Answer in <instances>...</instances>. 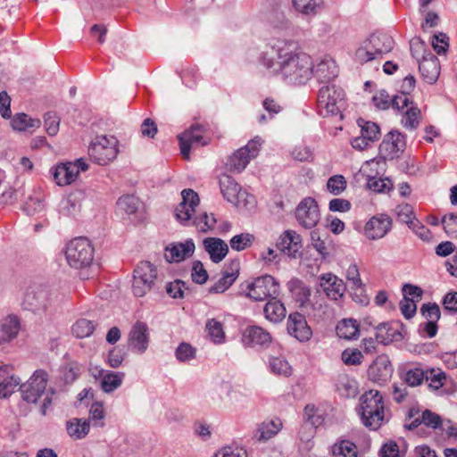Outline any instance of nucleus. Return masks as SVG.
<instances>
[{"label":"nucleus","mask_w":457,"mask_h":457,"mask_svg":"<svg viewBox=\"0 0 457 457\" xmlns=\"http://www.w3.org/2000/svg\"><path fill=\"white\" fill-rule=\"evenodd\" d=\"M260 62L270 74L288 85H303L313 74L312 57L296 52L292 41H277L262 53Z\"/></svg>","instance_id":"nucleus-1"},{"label":"nucleus","mask_w":457,"mask_h":457,"mask_svg":"<svg viewBox=\"0 0 457 457\" xmlns=\"http://www.w3.org/2000/svg\"><path fill=\"white\" fill-rule=\"evenodd\" d=\"M358 413L366 428L371 430L379 428L385 420V405L380 392L378 390L365 392L360 397Z\"/></svg>","instance_id":"nucleus-2"},{"label":"nucleus","mask_w":457,"mask_h":457,"mask_svg":"<svg viewBox=\"0 0 457 457\" xmlns=\"http://www.w3.org/2000/svg\"><path fill=\"white\" fill-rule=\"evenodd\" d=\"M394 45L395 41L390 35L383 32L374 33L357 48L354 60L360 64H364L381 59L384 54L392 51Z\"/></svg>","instance_id":"nucleus-3"},{"label":"nucleus","mask_w":457,"mask_h":457,"mask_svg":"<svg viewBox=\"0 0 457 457\" xmlns=\"http://www.w3.org/2000/svg\"><path fill=\"white\" fill-rule=\"evenodd\" d=\"M345 91L335 84L322 86L318 94L317 110L320 115H337L345 104Z\"/></svg>","instance_id":"nucleus-4"},{"label":"nucleus","mask_w":457,"mask_h":457,"mask_svg":"<svg viewBox=\"0 0 457 457\" xmlns=\"http://www.w3.org/2000/svg\"><path fill=\"white\" fill-rule=\"evenodd\" d=\"M118 139L113 136H96L88 146L89 157L99 165H106L116 159Z\"/></svg>","instance_id":"nucleus-5"},{"label":"nucleus","mask_w":457,"mask_h":457,"mask_svg":"<svg viewBox=\"0 0 457 457\" xmlns=\"http://www.w3.org/2000/svg\"><path fill=\"white\" fill-rule=\"evenodd\" d=\"M65 256L71 267L81 269L92 262L94 248L87 238L76 237L68 243Z\"/></svg>","instance_id":"nucleus-6"},{"label":"nucleus","mask_w":457,"mask_h":457,"mask_svg":"<svg viewBox=\"0 0 457 457\" xmlns=\"http://www.w3.org/2000/svg\"><path fill=\"white\" fill-rule=\"evenodd\" d=\"M157 277L156 267L150 262H140L134 270L132 290L137 297H142L151 291Z\"/></svg>","instance_id":"nucleus-7"},{"label":"nucleus","mask_w":457,"mask_h":457,"mask_svg":"<svg viewBox=\"0 0 457 457\" xmlns=\"http://www.w3.org/2000/svg\"><path fill=\"white\" fill-rule=\"evenodd\" d=\"M280 291L279 283L270 275L256 278L247 286L246 295L254 301H264L278 297Z\"/></svg>","instance_id":"nucleus-8"},{"label":"nucleus","mask_w":457,"mask_h":457,"mask_svg":"<svg viewBox=\"0 0 457 457\" xmlns=\"http://www.w3.org/2000/svg\"><path fill=\"white\" fill-rule=\"evenodd\" d=\"M262 143V137H255L246 145L236 151L228 160V170L236 172L243 171L250 160L257 156Z\"/></svg>","instance_id":"nucleus-9"},{"label":"nucleus","mask_w":457,"mask_h":457,"mask_svg":"<svg viewBox=\"0 0 457 457\" xmlns=\"http://www.w3.org/2000/svg\"><path fill=\"white\" fill-rule=\"evenodd\" d=\"M47 380L46 371L36 370L26 383L20 386L22 399L29 403H36L45 393Z\"/></svg>","instance_id":"nucleus-10"},{"label":"nucleus","mask_w":457,"mask_h":457,"mask_svg":"<svg viewBox=\"0 0 457 457\" xmlns=\"http://www.w3.org/2000/svg\"><path fill=\"white\" fill-rule=\"evenodd\" d=\"M49 303V292L42 285L33 284L29 286L21 300L24 310L38 312L45 310Z\"/></svg>","instance_id":"nucleus-11"},{"label":"nucleus","mask_w":457,"mask_h":457,"mask_svg":"<svg viewBox=\"0 0 457 457\" xmlns=\"http://www.w3.org/2000/svg\"><path fill=\"white\" fill-rule=\"evenodd\" d=\"M88 164L79 158L75 162L58 164L53 173L54 179L58 186H67L74 182L80 171H86Z\"/></svg>","instance_id":"nucleus-12"},{"label":"nucleus","mask_w":457,"mask_h":457,"mask_svg":"<svg viewBox=\"0 0 457 457\" xmlns=\"http://www.w3.org/2000/svg\"><path fill=\"white\" fill-rule=\"evenodd\" d=\"M149 343L148 325L144 321H136L128 334V348L134 353L143 354L147 350Z\"/></svg>","instance_id":"nucleus-13"},{"label":"nucleus","mask_w":457,"mask_h":457,"mask_svg":"<svg viewBox=\"0 0 457 457\" xmlns=\"http://www.w3.org/2000/svg\"><path fill=\"white\" fill-rule=\"evenodd\" d=\"M295 218L304 228H314L320 219L318 203L314 198H303L296 207Z\"/></svg>","instance_id":"nucleus-14"},{"label":"nucleus","mask_w":457,"mask_h":457,"mask_svg":"<svg viewBox=\"0 0 457 457\" xmlns=\"http://www.w3.org/2000/svg\"><path fill=\"white\" fill-rule=\"evenodd\" d=\"M182 201L175 209V217L182 224H187L193 220L195 207L198 206L200 199L198 195L192 189H184L181 192Z\"/></svg>","instance_id":"nucleus-15"},{"label":"nucleus","mask_w":457,"mask_h":457,"mask_svg":"<svg viewBox=\"0 0 457 457\" xmlns=\"http://www.w3.org/2000/svg\"><path fill=\"white\" fill-rule=\"evenodd\" d=\"M393 366L387 355H378L368 369V378L378 385L386 383L393 375Z\"/></svg>","instance_id":"nucleus-16"},{"label":"nucleus","mask_w":457,"mask_h":457,"mask_svg":"<svg viewBox=\"0 0 457 457\" xmlns=\"http://www.w3.org/2000/svg\"><path fill=\"white\" fill-rule=\"evenodd\" d=\"M287 333L301 343L308 342L312 337V330L306 318L300 312L290 313L287 321Z\"/></svg>","instance_id":"nucleus-17"},{"label":"nucleus","mask_w":457,"mask_h":457,"mask_svg":"<svg viewBox=\"0 0 457 457\" xmlns=\"http://www.w3.org/2000/svg\"><path fill=\"white\" fill-rule=\"evenodd\" d=\"M405 145V136L398 130H391L384 137L379 151L385 158L394 159L404 151Z\"/></svg>","instance_id":"nucleus-18"},{"label":"nucleus","mask_w":457,"mask_h":457,"mask_svg":"<svg viewBox=\"0 0 457 457\" xmlns=\"http://www.w3.org/2000/svg\"><path fill=\"white\" fill-rule=\"evenodd\" d=\"M204 132V127L201 124H193L187 130L178 137L180 153L184 159L188 160L190 150L194 145H206V142H202Z\"/></svg>","instance_id":"nucleus-19"},{"label":"nucleus","mask_w":457,"mask_h":457,"mask_svg":"<svg viewBox=\"0 0 457 457\" xmlns=\"http://www.w3.org/2000/svg\"><path fill=\"white\" fill-rule=\"evenodd\" d=\"M220 188L223 197L229 203L237 205L241 200H245L246 192L229 175L222 174L220 177Z\"/></svg>","instance_id":"nucleus-20"},{"label":"nucleus","mask_w":457,"mask_h":457,"mask_svg":"<svg viewBox=\"0 0 457 457\" xmlns=\"http://www.w3.org/2000/svg\"><path fill=\"white\" fill-rule=\"evenodd\" d=\"M392 228V220L386 214L372 217L365 225V235L371 240L384 237Z\"/></svg>","instance_id":"nucleus-21"},{"label":"nucleus","mask_w":457,"mask_h":457,"mask_svg":"<svg viewBox=\"0 0 457 457\" xmlns=\"http://www.w3.org/2000/svg\"><path fill=\"white\" fill-rule=\"evenodd\" d=\"M320 287L330 300L337 301L343 297L345 292V285L341 278L331 273L320 277Z\"/></svg>","instance_id":"nucleus-22"},{"label":"nucleus","mask_w":457,"mask_h":457,"mask_svg":"<svg viewBox=\"0 0 457 457\" xmlns=\"http://www.w3.org/2000/svg\"><path fill=\"white\" fill-rule=\"evenodd\" d=\"M195 243L187 239L183 243H173L166 246L164 258L168 262H179L190 257L195 252Z\"/></svg>","instance_id":"nucleus-23"},{"label":"nucleus","mask_w":457,"mask_h":457,"mask_svg":"<svg viewBox=\"0 0 457 457\" xmlns=\"http://www.w3.org/2000/svg\"><path fill=\"white\" fill-rule=\"evenodd\" d=\"M85 193L75 190L63 198L59 205V212L63 216L76 217L81 211Z\"/></svg>","instance_id":"nucleus-24"},{"label":"nucleus","mask_w":457,"mask_h":457,"mask_svg":"<svg viewBox=\"0 0 457 457\" xmlns=\"http://www.w3.org/2000/svg\"><path fill=\"white\" fill-rule=\"evenodd\" d=\"M419 70L427 83H436L440 75V63L437 57L430 53L428 56H423L419 62Z\"/></svg>","instance_id":"nucleus-25"},{"label":"nucleus","mask_w":457,"mask_h":457,"mask_svg":"<svg viewBox=\"0 0 457 457\" xmlns=\"http://www.w3.org/2000/svg\"><path fill=\"white\" fill-rule=\"evenodd\" d=\"M243 342L248 346H268L271 342L270 334L259 326H250L243 334Z\"/></svg>","instance_id":"nucleus-26"},{"label":"nucleus","mask_w":457,"mask_h":457,"mask_svg":"<svg viewBox=\"0 0 457 457\" xmlns=\"http://www.w3.org/2000/svg\"><path fill=\"white\" fill-rule=\"evenodd\" d=\"M239 261L232 260L228 270H225L221 278L209 288L210 294H220L225 292L239 275Z\"/></svg>","instance_id":"nucleus-27"},{"label":"nucleus","mask_w":457,"mask_h":457,"mask_svg":"<svg viewBox=\"0 0 457 457\" xmlns=\"http://www.w3.org/2000/svg\"><path fill=\"white\" fill-rule=\"evenodd\" d=\"M396 111L402 114L401 123L405 129L412 130L419 127L421 112L409 96H407L406 106L400 107V110Z\"/></svg>","instance_id":"nucleus-28"},{"label":"nucleus","mask_w":457,"mask_h":457,"mask_svg":"<svg viewBox=\"0 0 457 457\" xmlns=\"http://www.w3.org/2000/svg\"><path fill=\"white\" fill-rule=\"evenodd\" d=\"M277 247L283 253L295 258L302 247L300 236L294 231L287 230L279 237Z\"/></svg>","instance_id":"nucleus-29"},{"label":"nucleus","mask_w":457,"mask_h":457,"mask_svg":"<svg viewBox=\"0 0 457 457\" xmlns=\"http://www.w3.org/2000/svg\"><path fill=\"white\" fill-rule=\"evenodd\" d=\"M372 101L374 105L379 110H387L390 107L395 110H400V107L406 106L407 96L404 95H396L391 98L389 94L382 89L372 97Z\"/></svg>","instance_id":"nucleus-30"},{"label":"nucleus","mask_w":457,"mask_h":457,"mask_svg":"<svg viewBox=\"0 0 457 457\" xmlns=\"http://www.w3.org/2000/svg\"><path fill=\"white\" fill-rule=\"evenodd\" d=\"M204 250L210 255L214 263L220 262L228 253V246L226 242L219 237H206L203 241Z\"/></svg>","instance_id":"nucleus-31"},{"label":"nucleus","mask_w":457,"mask_h":457,"mask_svg":"<svg viewBox=\"0 0 457 457\" xmlns=\"http://www.w3.org/2000/svg\"><path fill=\"white\" fill-rule=\"evenodd\" d=\"M10 366L0 367V397L6 398L11 395L15 389L21 386V379L15 377Z\"/></svg>","instance_id":"nucleus-32"},{"label":"nucleus","mask_w":457,"mask_h":457,"mask_svg":"<svg viewBox=\"0 0 457 457\" xmlns=\"http://www.w3.org/2000/svg\"><path fill=\"white\" fill-rule=\"evenodd\" d=\"M287 287L300 307H307L311 304V289L302 280L295 278H292L287 282Z\"/></svg>","instance_id":"nucleus-33"},{"label":"nucleus","mask_w":457,"mask_h":457,"mask_svg":"<svg viewBox=\"0 0 457 457\" xmlns=\"http://www.w3.org/2000/svg\"><path fill=\"white\" fill-rule=\"evenodd\" d=\"M338 70L336 62L330 58L321 60L314 68L313 74L320 82L328 83L337 77Z\"/></svg>","instance_id":"nucleus-34"},{"label":"nucleus","mask_w":457,"mask_h":457,"mask_svg":"<svg viewBox=\"0 0 457 457\" xmlns=\"http://www.w3.org/2000/svg\"><path fill=\"white\" fill-rule=\"evenodd\" d=\"M20 330V320L9 315L0 322V344L7 343L16 337Z\"/></svg>","instance_id":"nucleus-35"},{"label":"nucleus","mask_w":457,"mask_h":457,"mask_svg":"<svg viewBox=\"0 0 457 457\" xmlns=\"http://www.w3.org/2000/svg\"><path fill=\"white\" fill-rule=\"evenodd\" d=\"M420 424H424L428 428L436 429L441 427L442 419L438 414L431 411L430 410H425L422 411L420 416H418L410 423L404 424V428L409 430H413Z\"/></svg>","instance_id":"nucleus-36"},{"label":"nucleus","mask_w":457,"mask_h":457,"mask_svg":"<svg viewBox=\"0 0 457 457\" xmlns=\"http://www.w3.org/2000/svg\"><path fill=\"white\" fill-rule=\"evenodd\" d=\"M65 428L73 440H80L89 433L90 423L87 420L72 418L66 421Z\"/></svg>","instance_id":"nucleus-37"},{"label":"nucleus","mask_w":457,"mask_h":457,"mask_svg":"<svg viewBox=\"0 0 457 457\" xmlns=\"http://www.w3.org/2000/svg\"><path fill=\"white\" fill-rule=\"evenodd\" d=\"M281 428L282 421L278 418L264 420L259 425L254 437L258 441H267L276 436Z\"/></svg>","instance_id":"nucleus-38"},{"label":"nucleus","mask_w":457,"mask_h":457,"mask_svg":"<svg viewBox=\"0 0 457 457\" xmlns=\"http://www.w3.org/2000/svg\"><path fill=\"white\" fill-rule=\"evenodd\" d=\"M265 318L273 323L281 321L287 314L286 307L277 297L270 298L263 307Z\"/></svg>","instance_id":"nucleus-39"},{"label":"nucleus","mask_w":457,"mask_h":457,"mask_svg":"<svg viewBox=\"0 0 457 457\" xmlns=\"http://www.w3.org/2000/svg\"><path fill=\"white\" fill-rule=\"evenodd\" d=\"M376 340L385 345H389L394 340L402 338L398 328L393 327L391 323L382 322L376 327Z\"/></svg>","instance_id":"nucleus-40"},{"label":"nucleus","mask_w":457,"mask_h":457,"mask_svg":"<svg viewBox=\"0 0 457 457\" xmlns=\"http://www.w3.org/2000/svg\"><path fill=\"white\" fill-rule=\"evenodd\" d=\"M263 16L266 22L275 29H284L287 25L285 12L278 4L270 6Z\"/></svg>","instance_id":"nucleus-41"},{"label":"nucleus","mask_w":457,"mask_h":457,"mask_svg":"<svg viewBox=\"0 0 457 457\" xmlns=\"http://www.w3.org/2000/svg\"><path fill=\"white\" fill-rule=\"evenodd\" d=\"M336 331L340 338L356 339L359 335V325L354 320H343L337 324Z\"/></svg>","instance_id":"nucleus-42"},{"label":"nucleus","mask_w":457,"mask_h":457,"mask_svg":"<svg viewBox=\"0 0 457 457\" xmlns=\"http://www.w3.org/2000/svg\"><path fill=\"white\" fill-rule=\"evenodd\" d=\"M124 377L123 372L107 371L100 382L102 390L108 394L115 391L121 386Z\"/></svg>","instance_id":"nucleus-43"},{"label":"nucleus","mask_w":457,"mask_h":457,"mask_svg":"<svg viewBox=\"0 0 457 457\" xmlns=\"http://www.w3.org/2000/svg\"><path fill=\"white\" fill-rule=\"evenodd\" d=\"M13 129L18 131H26L29 129L39 128L41 121L39 119H32L26 113L16 114L11 121Z\"/></svg>","instance_id":"nucleus-44"},{"label":"nucleus","mask_w":457,"mask_h":457,"mask_svg":"<svg viewBox=\"0 0 457 457\" xmlns=\"http://www.w3.org/2000/svg\"><path fill=\"white\" fill-rule=\"evenodd\" d=\"M295 10L304 15H314L320 9L322 0H292Z\"/></svg>","instance_id":"nucleus-45"},{"label":"nucleus","mask_w":457,"mask_h":457,"mask_svg":"<svg viewBox=\"0 0 457 457\" xmlns=\"http://www.w3.org/2000/svg\"><path fill=\"white\" fill-rule=\"evenodd\" d=\"M333 457H357V447L349 440H341L332 447Z\"/></svg>","instance_id":"nucleus-46"},{"label":"nucleus","mask_w":457,"mask_h":457,"mask_svg":"<svg viewBox=\"0 0 457 457\" xmlns=\"http://www.w3.org/2000/svg\"><path fill=\"white\" fill-rule=\"evenodd\" d=\"M262 105L264 110L267 112V114L261 113L257 116V121L259 124L267 123L282 110L281 106L275 100L269 97L263 100Z\"/></svg>","instance_id":"nucleus-47"},{"label":"nucleus","mask_w":457,"mask_h":457,"mask_svg":"<svg viewBox=\"0 0 457 457\" xmlns=\"http://www.w3.org/2000/svg\"><path fill=\"white\" fill-rule=\"evenodd\" d=\"M425 380L432 390H438L445 383L446 375L440 369H428L425 370Z\"/></svg>","instance_id":"nucleus-48"},{"label":"nucleus","mask_w":457,"mask_h":457,"mask_svg":"<svg viewBox=\"0 0 457 457\" xmlns=\"http://www.w3.org/2000/svg\"><path fill=\"white\" fill-rule=\"evenodd\" d=\"M358 125L361 127V134L364 138L373 143L380 137V129L378 125L372 121H366L363 119L358 120Z\"/></svg>","instance_id":"nucleus-49"},{"label":"nucleus","mask_w":457,"mask_h":457,"mask_svg":"<svg viewBox=\"0 0 457 457\" xmlns=\"http://www.w3.org/2000/svg\"><path fill=\"white\" fill-rule=\"evenodd\" d=\"M141 203L137 197L133 195H126L120 197L117 201V206L120 210L127 214H134L137 212Z\"/></svg>","instance_id":"nucleus-50"},{"label":"nucleus","mask_w":457,"mask_h":457,"mask_svg":"<svg viewBox=\"0 0 457 457\" xmlns=\"http://www.w3.org/2000/svg\"><path fill=\"white\" fill-rule=\"evenodd\" d=\"M82 370V366L78 362H69L61 369L62 378L66 384H71L79 377Z\"/></svg>","instance_id":"nucleus-51"},{"label":"nucleus","mask_w":457,"mask_h":457,"mask_svg":"<svg viewBox=\"0 0 457 457\" xmlns=\"http://www.w3.org/2000/svg\"><path fill=\"white\" fill-rule=\"evenodd\" d=\"M96 328L93 321L80 319L72 326V333L78 338H85L91 336Z\"/></svg>","instance_id":"nucleus-52"},{"label":"nucleus","mask_w":457,"mask_h":457,"mask_svg":"<svg viewBox=\"0 0 457 457\" xmlns=\"http://www.w3.org/2000/svg\"><path fill=\"white\" fill-rule=\"evenodd\" d=\"M208 336L212 342L220 344L223 342L225 334L223 331L222 324L215 319H211L206 321L205 325Z\"/></svg>","instance_id":"nucleus-53"},{"label":"nucleus","mask_w":457,"mask_h":457,"mask_svg":"<svg viewBox=\"0 0 457 457\" xmlns=\"http://www.w3.org/2000/svg\"><path fill=\"white\" fill-rule=\"evenodd\" d=\"M367 187L376 193H387L393 189V183L387 178L378 179L368 176Z\"/></svg>","instance_id":"nucleus-54"},{"label":"nucleus","mask_w":457,"mask_h":457,"mask_svg":"<svg viewBox=\"0 0 457 457\" xmlns=\"http://www.w3.org/2000/svg\"><path fill=\"white\" fill-rule=\"evenodd\" d=\"M167 294L172 298H184L187 295V292L189 290L187 283L180 279H175L172 282L167 283L166 287Z\"/></svg>","instance_id":"nucleus-55"},{"label":"nucleus","mask_w":457,"mask_h":457,"mask_svg":"<svg viewBox=\"0 0 457 457\" xmlns=\"http://www.w3.org/2000/svg\"><path fill=\"white\" fill-rule=\"evenodd\" d=\"M328 236L327 235L325 238H322L318 230L311 232L312 245L323 258L329 254V242H328Z\"/></svg>","instance_id":"nucleus-56"},{"label":"nucleus","mask_w":457,"mask_h":457,"mask_svg":"<svg viewBox=\"0 0 457 457\" xmlns=\"http://www.w3.org/2000/svg\"><path fill=\"white\" fill-rule=\"evenodd\" d=\"M254 240L253 235L250 233H241L234 236L230 241V246L233 250L240 252L250 247Z\"/></svg>","instance_id":"nucleus-57"},{"label":"nucleus","mask_w":457,"mask_h":457,"mask_svg":"<svg viewBox=\"0 0 457 457\" xmlns=\"http://www.w3.org/2000/svg\"><path fill=\"white\" fill-rule=\"evenodd\" d=\"M105 411L102 403H94L89 410L88 421L92 422L95 427H104V425Z\"/></svg>","instance_id":"nucleus-58"},{"label":"nucleus","mask_w":457,"mask_h":457,"mask_svg":"<svg viewBox=\"0 0 457 457\" xmlns=\"http://www.w3.org/2000/svg\"><path fill=\"white\" fill-rule=\"evenodd\" d=\"M269 363L270 371L274 374L289 377L292 373L291 366L285 359L272 357Z\"/></svg>","instance_id":"nucleus-59"},{"label":"nucleus","mask_w":457,"mask_h":457,"mask_svg":"<svg viewBox=\"0 0 457 457\" xmlns=\"http://www.w3.org/2000/svg\"><path fill=\"white\" fill-rule=\"evenodd\" d=\"M425 377V370L419 368H414L408 370L404 373L403 380L405 385L410 386H417L423 383Z\"/></svg>","instance_id":"nucleus-60"},{"label":"nucleus","mask_w":457,"mask_h":457,"mask_svg":"<svg viewBox=\"0 0 457 457\" xmlns=\"http://www.w3.org/2000/svg\"><path fill=\"white\" fill-rule=\"evenodd\" d=\"M395 213L397 220L402 223L407 224L408 227H410V225H411V223L417 219L412 206L408 204L397 205L395 208Z\"/></svg>","instance_id":"nucleus-61"},{"label":"nucleus","mask_w":457,"mask_h":457,"mask_svg":"<svg viewBox=\"0 0 457 457\" xmlns=\"http://www.w3.org/2000/svg\"><path fill=\"white\" fill-rule=\"evenodd\" d=\"M347 182L344 176L334 175L328 179L327 188L334 195H341L346 189Z\"/></svg>","instance_id":"nucleus-62"},{"label":"nucleus","mask_w":457,"mask_h":457,"mask_svg":"<svg viewBox=\"0 0 457 457\" xmlns=\"http://www.w3.org/2000/svg\"><path fill=\"white\" fill-rule=\"evenodd\" d=\"M217 220L212 213L209 216L206 212L202 213L199 216H195L193 219V224L201 231L207 232L208 230L213 229Z\"/></svg>","instance_id":"nucleus-63"},{"label":"nucleus","mask_w":457,"mask_h":457,"mask_svg":"<svg viewBox=\"0 0 457 457\" xmlns=\"http://www.w3.org/2000/svg\"><path fill=\"white\" fill-rule=\"evenodd\" d=\"M441 223L449 237L457 238V213L445 214L442 218Z\"/></svg>","instance_id":"nucleus-64"}]
</instances>
